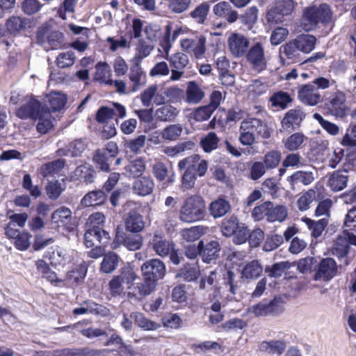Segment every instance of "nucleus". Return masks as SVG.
I'll return each mask as SVG.
<instances>
[{
	"label": "nucleus",
	"instance_id": "1",
	"mask_svg": "<svg viewBox=\"0 0 356 356\" xmlns=\"http://www.w3.org/2000/svg\"><path fill=\"white\" fill-rule=\"evenodd\" d=\"M140 270L143 282L137 284L136 289L138 295L141 297L147 296L152 293L166 273V267L163 261L159 259H151L144 262Z\"/></svg>",
	"mask_w": 356,
	"mask_h": 356
},
{
	"label": "nucleus",
	"instance_id": "2",
	"mask_svg": "<svg viewBox=\"0 0 356 356\" xmlns=\"http://www.w3.org/2000/svg\"><path fill=\"white\" fill-rule=\"evenodd\" d=\"M302 24L307 31L316 29L319 25L324 28H332L334 24V12L331 6L325 3L319 6H312L305 8Z\"/></svg>",
	"mask_w": 356,
	"mask_h": 356
},
{
	"label": "nucleus",
	"instance_id": "3",
	"mask_svg": "<svg viewBox=\"0 0 356 356\" xmlns=\"http://www.w3.org/2000/svg\"><path fill=\"white\" fill-rule=\"evenodd\" d=\"M207 216L206 202L200 195L186 197L179 209V218L184 222H195L204 220Z\"/></svg>",
	"mask_w": 356,
	"mask_h": 356
},
{
	"label": "nucleus",
	"instance_id": "4",
	"mask_svg": "<svg viewBox=\"0 0 356 356\" xmlns=\"http://www.w3.org/2000/svg\"><path fill=\"white\" fill-rule=\"evenodd\" d=\"M324 110L336 118L343 119L348 116L350 108L346 104V93L340 90L326 92L323 96Z\"/></svg>",
	"mask_w": 356,
	"mask_h": 356
},
{
	"label": "nucleus",
	"instance_id": "5",
	"mask_svg": "<svg viewBox=\"0 0 356 356\" xmlns=\"http://www.w3.org/2000/svg\"><path fill=\"white\" fill-rule=\"evenodd\" d=\"M36 42L46 51L63 49L64 35L58 31H49L47 26H40L35 33Z\"/></svg>",
	"mask_w": 356,
	"mask_h": 356
},
{
	"label": "nucleus",
	"instance_id": "6",
	"mask_svg": "<svg viewBox=\"0 0 356 356\" xmlns=\"http://www.w3.org/2000/svg\"><path fill=\"white\" fill-rule=\"evenodd\" d=\"M118 153L119 149L117 143L110 141L103 148L95 151L92 161L99 171L109 172L111 171V162L116 159Z\"/></svg>",
	"mask_w": 356,
	"mask_h": 356
},
{
	"label": "nucleus",
	"instance_id": "7",
	"mask_svg": "<svg viewBox=\"0 0 356 356\" xmlns=\"http://www.w3.org/2000/svg\"><path fill=\"white\" fill-rule=\"evenodd\" d=\"M284 301L281 297L275 296L272 300L263 299L256 305L248 309L249 312L257 317L276 316L282 314L284 310Z\"/></svg>",
	"mask_w": 356,
	"mask_h": 356
},
{
	"label": "nucleus",
	"instance_id": "8",
	"mask_svg": "<svg viewBox=\"0 0 356 356\" xmlns=\"http://www.w3.org/2000/svg\"><path fill=\"white\" fill-rule=\"evenodd\" d=\"M121 245L129 250H138L143 245V238L140 235L127 234L122 225H118L115 229V236L111 241V248L114 250Z\"/></svg>",
	"mask_w": 356,
	"mask_h": 356
},
{
	"label": "nucleus",
	"instance_id": "9",
	"mask_svg": "<svg viewBox=\"0 0 356 356\" xmlns=\"http://www.w3.org/2000/svg\"><path fill=\"white\" fill-rule=\"evenodd\" d=\"M207 39L203 35H196L181 40L182 49L196 59L204 57L207 51Z\"/></svg>",
	"mask_w": 356,
	"mask_h": 356
},
{
	"label": "nucleus",
	"instance_id": "10",
	"mask_svg": "<svg viewBox=\"0 0 356 356\" xmlns=\"http://www.w3.org/2000/svg\"><path fill=\"white\" fill-rule=\"evenodd\" d=\"M208 166V161L202 159L199 154L187 156L180 160L177 165L179 170H187L200 177L206 175Z\"/></svg>",
	"mask_w": 356,
	"mask_h": 356
},
{
	"label": "nucleus",
	"instance_id": "11",
	"mask_svg": "<svg viewBox=\"0 0 356 356\" xmlns=\"http://www.w3.org/2000/svg\"><path fill=\"white\" fill-rule=\"evenodd\" d=\"M296 2L293 0H277L274 6L266 15L267 20L272 24L283 22L284 17L291 15L295 9Z\"/></svg>",
	"mask_w": 356,
	"mask_h": 356
},
{
	"label": "nucleus",
	"instance_id": "12",
	"mask_svg": "<svg viewBox=\"0 0 356 356\" xmlns=\"http://www.w3.org/2000/svg\"><path fill=\"white\" fill-rule=\"evenodd\" d=\"M42 104L34 97H31L26 103L22 104L15 111V115L21 120H31L35 121L40 118V114L46 109Z\"/></svg>",
	"mask_w": 356,
	"mask_h": 356
},
{
	"label": "nucleus",
	"instance_id": "13",
	"mask_svg": "<svg viewBox=\"0 0 356 356\" xmlns=\"http://www.w3.org/2000/svg\"><path fill=\"white\" fill-rule=\"evenodd\" d=\"M246 60L252 67L259 72L263 71L266 67V60L264 54V48L260 42L249 46L245 54Z\"/></svg>",
	"mask_w": 356,
	"mask_h": 356
},
{
	"label": "nucleus",
	"instance_id": "14",
	"mask_svg": "<svg viewBox=\"0 0 356 356\" xmlns=\"http://www.w3.org/2000/svg\"><path fill=\"white\" fill-rule=\"evenodd\" d=\"M306 115L300 106L289 109L281 120V126L284 130L293 131L298 129Z\"/></svg>",
	"mask_w": 356,
	"mask_h": 356
},
{
	"label": "nucleus",
	"instance_id": "15",
	"mask_svg": "<svg viewBox=\"0 0 356 356\" xmlns=\"http://www.w3.org/2000/svg\"><path fill=\"white\" fill-rule=\"evenodd\" d=\"M314 280L329 281L337 272V265L334 259L327 257L322 259L315 268Z\"/></svg>",
	"mask_w": 356,
	"mask_h": 356
},
{
	"label": "nucleus",
	"instance_id": "16",
	"mask_svg": "<svg viewBox=\"0 0 356 356\" xmlns=\"http://www.w3.org/2000/svg\"><path fill=\"white\" fill-rule=\"evenodd\" d=\"M149 246L161 257H166L176 246L175 242L167 239L163 233L156 232L149 241Z\"/></svg>",
	"mask_w": 356,
	"mask_h": 356
},
{
	"label": "nucleus",
	"instance_id": "17",
	"mask_svg": "<svg viewBox=\"0 0 356 356\" xmlns=\"http://www.w3.org/2000/svg\"><path fill=\"white\" fill-rule=\"evenodd\" d=\"M298 98L305 105L314 106L323 102V96L311 83L300 85L298 88Z\"/></svg>",
	"mask_w": 356,
	"mask_h": 356
},
{
	"label": "nucleus",
	"instance_id": "18",
	"mask_svg": "<svg viewBox=\"0 0 356 356\" xmlns=\"http://www.w3.org/2000/svg\"><path fill=\"white\" fill-rule=\"evenodd\" d=\"M240 130L246 133H252L254 136L257 134L264 139H267L270 136V131L266 124L257 118L243 120L241 124Z\"/></svg>",
	"mask_w": 356,
	"mask_h": 356
},
{
	"label": "nucleus",
	"instance_id": "19",
	"mask_svg": "<svg viewBox=\"0 0 356 356\" xmlns=\"http://www.w3.org/2000/svg\"><path fill=\"white\" fill-rule=\"evenodd\" d=\"M228 45L232 54L235 58H241L246 54L250 41L245 35L233 33L228 38Z\"/></svg>",
	"mask_w": 356,
	"mask_h": 356
},
{
	"label": "nucleus",
	"instance_id": "20",
	"mask_svg": "<svg viewBox=\"0 0 356 356\" xmlns=\"http://www.w3.org/2000/svg\"><path fill=\"white\" fill-rule=\"evenodd\" d=\"M30 20L26 17L13 15L6 21L5 25L8 33L17 37L30 28Z\"/></svg>",
	"mask_w": 356,
	"mask_h": 356
},
{
	"label": "nucleus",
	"instance_id": "21",
	"mask_svg": "<svg viewBox=\"0 0 356 356\" xmlns=\"http://www.w3.org/2000/svg\"><path fill=\"white\" fill-rule=\"evenodd\" d=\"M111 243V237L108 232H97L87 229L84 234V244L87 248L101 245L103 248Z\"/></svg>",
	"mask_w": 356,
	"mask_h": 356
},
{
	"label": "nucleus",
	"instance_id": "22",
	"mask_svg": "<svg viewBox=\"0 0 356 356\" xmlns=\"http://www.w3.org/2000/svg\"><path fill=\"white\" fill-rule=\"evenodd\" d=\"M129 79L132 83V90H138L140 86L146 83V74L140 66L139 59H134L131 61Z\"/></svg>",
	"mask_w": 356,
	"mask_h": 356
},
{
	"label": "nucleus",
	"instance_id": "23",
	"mask_svg": "<svg viewBox=\"0 0 356 356\" xmlns=\"http://www.w3.org/2000/svg\"><path fill=\"white\" fill-rule=\"evenodd\" d=\"M200 257L204 263L209 264L219 257L220 246L217 241H211L204 245L203 241H199Z\"/></svg>",
	"mask_w": 356,
	"mask_h": 356
},
{
	"label": "nucleus",
	"instance_id": "24",
	"mask_svg": "<svg viewBox=\"0 0 356 356\" xmlns=\"http://www.w3.org/2000/svg\"><path fill=\"white\" fill-rule=\"evenodd\" d=\"M213 12L215 15L225 19L228 23L232 24L238 19V13L234 10L229 2L220 1L214 5Z\"/></svg>",
	"mask_w": 356,
	"mask_h": 356
},
{
	"label": "nucleus",
	"instance_id": "25",
	"mask_svg": "<svg viewBox=\"0 0 356 356\" xmlns=\"http://www.w3.org/2000/svg\"><path fill=\"white\" fill-rule=\"evenodd\" d=\"M143 216L136 210L130 211L124 220L127 231L131 233H139L145 228Z\"/></svg>",
	"mask_w": 356,
	"mask_h": 356
},
{
	"label": "nucleus",
	"instance_id": "26",
	"mask_svg": "<svg viewBox=\"0 0 356 356\" xmlns=\"http://www.w3.org/2000/svg\"><path fill=\"white\" fill-rule=\"evenodd\" d=\"M200 268L198 264L186 263L177 271V277L185 282H195L200 276Z\"/></svg>",
	"mask_w": 356,
	"mask_h": 356
},
{
	"label": "nucleus",
	"instance_id": "27",
	"mask_svg": "<svg viewBox=\"0 0 356 356\" xmlns=\"http://www.w3.org/2000/svg\"><path fill=\"white\" fill-rule=\"evenodd\" d=\"M154 186V181L150 176H141L133 183V191L138 195L146 196L153 192Z\"/></svg>",
	"mask_w": 356,
	"mask_h": 356
},
{
	"label": "nucleus",
	"instance_id": "28",
	"mask_svg": "<svg viewBox=\"0 0 356 356\" xmlns=\"http://www.w3.org/2000/svg\"><path fill=\"white\" fill-rule=\"evenodd\" d=\"M53 356H98L99 352L88 346L82 348H65L54 350Z\"/></svg>",
	"mask_w": 356,
	"mask_h": 356
},
{
	"label": "nucleus",
	"instance_id": "29",
	"mask_svg": "<svg viewBox=\"0 0 356 356\" xmlns=\"http://www.w3.org/2000/svg\"><path fill=\"white\" fill-rule=\"evenodd\" d=\"M230 209L231 206L229 202L221 197L212 201L209 205V213L214 218L224 216L229 211Z\"/></svg>",
	"mask_w": 356,
	"mask_h": 356
},
{
	"label": "nucleus",
	"instance_id": "30",
	"mask_svg": "<svg viewBox=\"0 0 356 356\" xmlns=\"http://www.w3.org/2000/svg\"><path fill=\"white\" fill-rule=\"evenodd\" d=\"M348 179V170H338L332 173L328 180V185L333 191H340L347 186Z\"/></svg>",
	"mask_w": 356,
	"mask_h": 356
},
{
	"label": "nucleus",
	"instance_id": "31",
	"mask_svg": "<svg viewBox=\"0 0 356 356\" xmlns=\"http://www.w3.org/2000/svg\"><path fill=\"white\" fill-rule=\"evenodd\" d=\"M286 343L284 340L264 341L259 345V350L270 355L281 356L286 350Z\"/></svg>",
	"mask_w": 356,
	"mask_h": 356
},
{
	"label": "nucleus",
	"instance_id": "32",
	"mask_svg": "<svg viewBox=\"0 0 356 356\" xmlns=\"http://www.w3.org/2000/svg\"><path fill=\"white\" fill-rule=\"evenodd\" d=\"M65 160L58 159L54 161L42 164L38 169V173L43 178L54 176L58 174L65 165Z\"/></svg>",
	"mask_w": 356,
	"mask_h": 356
},
{
	"label": "nucleus",
	"instance_id": "33",
	"mask_svg": "<svg viewBox=\"0 0 356 356\" xmlns=\"http://www.w3.org/2000/svg\"><path fill=\"white\" fill-rule=\"evenodd\" d=\"M273 107L280 110L287 108L293 101V97L289 93L285 91L279 90L275 92L269 99Z\"/></svg>",
	"mask_w": 356,
	"mask_h": 356
},
{
	"label": "nucleus",
	"instance_id": "34",
	"mask_svg": "<svg viewBox=\"0 0 356 356\" xmlns=\"http://www.w3.org/2000/svg\"><path fill=\"white\" fill-rule=\"evenodd\" d=\"M204 97V91L195 81H191L187 83L186 100L188 103L197 104L202 101Z\"/></svg>",
	"mask_w": 356,
	"mask_h": 356
},
{
	"label": "nucleus",
	"instance_id": "35",
	"mask_svg": "<svg viewBox=\"0 0 356 356\" xmlns=\"http://www.w3.org/2000/svg\"><path fill=\"white\" fill-rule=\"evenodd\" d=\"M152 170L157 181H165L167 184H172L174 181L173 175H170V170L165 163L157 161L152 165Z\"/></svg>",
	"mask_w": 356,
	"mask_h": 356
},
{
	"label": "nucleus",
	"instance_id": "36",
	"mask_svg": "<svg viewBox=\"0 0 356 356\" xmlns=\"http://www.w3.org/2000/svg\"><path fill=\"white\" fill-rule=\"evenodd\" d=\"M282 58L289 60L291 63L300 62V54L294 40L282 45L280 48Z\"/></svg>",
	"mask_w": 356,
	"mask_h": 356
},
{
	"label": "nucleus",
	"instance_id": "37",
	"mask_svg": "<svg viewBox=\"0 0 356 356\" xmlns=\"http://www.w3.org/2000/svg\"><path fill=\"white\" fill-rule=\"evenodd\" d=\"M107 198L105 192L102 190H95L86 193L81 200L84 207H93L104 204Z\"/></svg>",
	"mask_w": 356,
	"mask_h": 356
},
{
	"label": "nucleus",
	"instance_id": "38",
	"mask_svg": "<svg viewBox=\"0 0 356 356\" xmlns=\"http://www.w3.org/2000/svg\"><path fill=\"white\" fill-rule=\"evenodd\" d=\"M294 41L300 51L309 54L315 48L316 38L313 35L301 34L298 35Z\"/></svg>",
	"mask_w": 356,
	"mask_h": 356
},
{
	"label": "nucleus",
	"instance_id": "39",
	"mask_svg": "<svg viewBox=\"0 0 356 356\" xmlns=\"http://www.w3.org/2000/svg\"><path fill=\"white\" fill-rule=\"evenodd\" d=\"M263 267L258 260L248 262L241 270V277L245 280H255L261 275Z\"/></svg>",
	"mask_w": 356,
	"mask_h": 356
},
{
	"label": "nucleus",
	"instance_id": "40",
	"mask_svg": "<svg viewBox=\"0 0 356 356\" xmlns=\"http://www.w3.org/2000/svg\"><path fill=\"white\" fill-rule=\"evenodd\" d=\"M74 175L83 183L89 184L94 182L97 172L92 165L86 163L76 167Z\"/></svg>",
	"mask_w": 356,
	"mask_h": 356
},
{
	"label": "nucleus",
	"instance_id": "41",
	"mask_svg": "<svg viewBox=\"0 0 356 356\" xmlns=\"http://www.w3.org/2000/svg\"><path fill=\"white\" fill-rule=\"evenodd\" d=\"M306 139L301 132H295L286 138L282 139L284 148L289 152H294L301 148Z\"/></svg>",
	"mask_w": 356,
	"mask_h": 356
},
{
	"label": "nucleus",
	"instance_id": "42",
	"mask_svg": "<svg viewBox=\"0 0 356 356\" xmlns=\"http://www.w3.org/2000/svg\"><path fill=\"white\" fill-rule=\"evenodd\" d=\"M178 114L179 111L177 108L170 104H164L155 111L156 119L160 122L172 121Z\"/></svg>",
	"mask_w": 356,
	"mask_h": 356
},
{
	"label": "nucleus",
	"instance_id": "43",
	"mask_svg": "<svg viewBox=\"0 0 356 356\" xmlns=\"http://www.w3.org/2000/svg\"><path fill=\"white\" fill-rule=\"evenodd\" d=\"M126 172L133 178L140 177L146 170V163L143 157L137 158L125 166Z\"/></svg>",
	"mask_w": 356,
	"mask_h": 356
},
{
	"label": "nucleus",
	"instance_id": "44",
	"mask_svg": "<svg viewBox=\"0 0 356 356\" xmlns=\"http://www.w3.org/2000/svg\"><path fill=\"white\" fill-rule=\"evenodd\" d=\"M303 221L311 232L312 236L315 238L321 236L328 224V220L326 218H322L316 221L309 218H305L303 219Z\"/></svg>",
	"mask_w": 356,
	"mask_h": 356
},
{
	"label": "nucleus",
	"instance_id": "45",
	"mask_svg": "<svg viewBox=\"0 0 356 356\" xmlns=\"http://www.w3.org/2000/svg\"><path fill=\"white\" fill-rule=\"evenodd\" d=\"M209 10V3L208 2H202L191 11L189 16L195 22L204 24L207 19Z\"/></svg>",
	"mask_w": 356,
	"mask_h": 356
},
{
	"label": "nucleus",
	"instance_id": "46",
	"mask_svg": "<svg viewBox=\"0 0 356 356\" xmlns=\"http://www.w3.org/2000/svg\"><path fill=\"white\" fill-rule=\"evenodd\" d=\"M65 97L61 96L60 93L55 92L48 97L47 104H42V107H46L51 115L52 112L54 113L60 111L65 106Z\"/></svg>",
	"mask_w": 356,
	"mask_h": 356
},
{
	"label": "nucleus",
	"instance_id": "47",
	"mask_svg": "<svg viewBox=\"0 0 356 356\" xmlns=\"http://www.w3.org/2000/svg\"><path fill=\"white\" fill-rule=\"evenodd\" d=\"M105 220L106 216L104 213L101 212L93 213L87 220V229L100 233H102V232H106L104 229Z\"/></svg>",
	"mask_w": 356,
	"mask_h": 356
},
{
	"label": "nucleus",
	"instance_id": "48",
	"mask_svg": "<svg viewBox=\"0 0 356 356\" xmlns=\"http://www.w3.org/2000/svg\"><path fill=\"white\" fill-rule=\"evenodd\" d=\"M268 207L269 209L267 213V220L268 222H282L286 218L288 213L285 206H274L273 203L271 202V206Z\"/></svg>",
	"mask_w": 356,
	"mask_h": 356
},
{
	"label": "nucleus",
	"instance_id": "49",
	"mask_svg": "<svg viewBox=\"0 0 356 356\" xmlns=\"http://www.w3.org/2000/svg\"><path fill=\"white\" fill-rule=\"evenodd\" d=\"M220 138L215 132H209L202 137L200 142V145L206 153H210L218 147Z\"/></svg>",
	"mask_w": 356,
	"mask_h": 356
},
{
	"label": "nucleus",
	"instance_id": "50",
	"mask_svg": "<svg viewBox=\"0 0 356 356\" xmlns=\"http://www.w3.org/2000/svg\"><path fill=\"white\" fill-rule=\"evenodd\" d=\"M118 255L114 252H109L104 256L100 264V270L104 273H112L118 266Z\"/></svg>",
	"mask_w": 356,
	"mask_h": 356
},
{
	"label": "nucleus",
	"instance_id": "51",
	"mask_svg": "<svg viewBox=\"0 0 356 356\" xmlns=\"http://www.w3.org/2000/svg\"><path fill=\"white\" fill-rule=\"evenodd\" d=\"M182 132L183 128L180 124H171L161 130V136L163 140L175 141L179 138Z\"/></svg>",
	"mask_w": 356,
	"mask_h": 356
},
{
	"label": "nucleus",
	"instance_id": "52",
	"mask_svg": "<svg viewBox=\"0 0 356 356\" xmlns=\"http://www.w3.org/2000/svg\"><path fill=\"white\" fill-rule=\"evenodd\" d=\"M88 266L83 261L75 268L69 270L66 275L67 280L78 284L84 280L86 276Z\"/></svg>",
	"mask_w": 356,
	"mask_h": 356
},
{
	"label": "nucleus",
	"instance_id": "53",
	"mask_svg": "<svg viewBox=\"0 0 356 356\" xmlns=\"http://www.w3.org/2000/svg\"><path fill=\"white\" fill-rule=\"evenodd\" d=\"M38 120L39 122L36 125V130L40 134H46L54 126L53 118L47 108L40 114Z\"/></svg>",
	"mask_w": 356,
	"mask_h": 356
},
{
	"label": "nucleus",
	"instance_id": "54",
	"mask_svg": "<svg viewBox=\"0 0 356 356\" xmlns=\"http://www.w3.org/2000/svg\"><path fill=\"white\" fill-rule=\"evenodd\" d=\"M281 158L282 154L279 150L272 149L264 154L262 163L267 170H273L279 165Z\"/></svg>",
	"mask_w": 356,
	"mask_h": 356
},
{
	"label": "nucleus",
	"instance_id": "55",
	"mask_svg": "<svg viewBox=\"0 0 356 356\" xmlns=\"http://www.w3.org/2000/svg\"><path fill=\"white\" fill-rule=\"evenodd\" d=\"M72 212L70 209L62 207L56 209L51 216L53 222L60 227L66 224L71 218Z\"/></svg>",
	"mask_w": 356,
	"mask_h": 356
},
{
	"label": "nucleus",
	"instance_id": "56",
	"mask_svg": "<svg viewBox=\"0 0 356 356\" xmlns=\"http://www.w3.org/2000/svg\"><path fill=\"white\" fill-rule=\"evenodd\" d=\"M239 222L236 217L231 216L229 218H225L220 225L222 234L225 236H231L238 229Z\"/></svg>",
	"mask_w": 356,
	"mask_h": 356
},
{
	"label": "nucleus",
	"instance_id": "57",
	"mask_svg": "<svg viewBox=\"0 0 356 356\" xmlns=\"http://www.w3.org/2000/svg\"><path fill=\"white\" fill-rule=\"evenodd\" d=\"M259 10L256 6L248 8L243 14L240 16L241 22L249 29L252 28L258 19Z\"/></svg>",
	"mask_w": 356,
	"mask_h": 356
},
{
	"label": "nucleus",
	"instance_id": "58",
	"mask_svg": "<svg viewBox=\"0 0 356 356\" xmlns=\"http://www.w3.org/2000/svg\"><path fill=\"white\" fill-rule=\"evenodd\" d=\"M135 323L144 330H155L160 325L146 318L142 313L137 312L134 315Z\"/></svg>",
	"mask_w": 356,
	"mask_h": 356
},
{
	"label": "nucleus",
	"instance_id": "59",
	"mask_svg": "<svg viewBox=\"0 0 356 356\" xmlns=\"http://www.w3.org/2000/svg\"><path fill=\"white\" fill-rule=\"evenodd\" d=\"M314 179L312 172L304 171L295 172L288 178V181L292 184L300 182L304 185L310 184Z\"/></svg>",
	"mask_w": 356,
	"mask_h": 356
},
{
	"label": "nucleus",
	"instance_id": "60",
	"mask_svg": "<svg viewBox=\"0 0 356 356\" xmlns=\"http://www.w3.org/2000/svg\"><path fill=\"white\" fill-rule=\"evenodd\" d=\"M115 111L113 108L102 106L97 111L95 119L99 124H103L110 122L115 116Z\"/></svg>",
	"mask_w": 356,
	"mask_h": 356
},
{
	"label": "nucleus",
	"instance_id": "61",
	"mask_svg": "<svg viewBox=\"0 0 356 356\" xmlns=\"http://www.w3.org/2000/svg\"><path fill=\"white\" fill-rule=\"evenodd\" d=\"M284 242V237L280 234H273L268 235L264 243L263 250L270 252L277 249Z\"/></svg>",
	"mask_w": 356,
	"mask_h": 356
},
{
	"label": "nucleus",
	"instance_id": "62",
	"mask_svg": "<svg viewBox=\"0 0 356 356\" xmlns=\"http://www.w3.org/2000/svg\"><path fill=\"white\" fill-rule=\"evenodd\" d=\"M203 234V228L200 226L191 227L181 231V236L187 242H194L198 240Z\"/></svg>",
	"mask_w": 356,
	"mask_h": 356
},
{
	"label": "nucleus",
	"instance_id": "63",
	"mask_svg": "<svg viewBox=\"0 0 356 356\" xmlns=\"http://www.w3.org/2000/svg\"><path fill=\"white\" fill-rule=\"evenodd\" d=\"M172 67L177 70H184L188 64V56L182 52H177L172 54L169 59Z\"/></svg>",
	"mask_w": 356,
	"mask_h": 356
},
{
	"label": "nucleus",
	"instance_id": "64",
	"mask_svg": "<svg viewBox=\"0 0 356 356\" xmlns=\"http://www.w3.org/2000/svg\"><path fill=\"white\" fill-rule=\"evenodd\" d=\"M289 266L286 262H279L273 264L272 266H266L265 272L270 277L279 278L280 277L285 270L287 269Z\"/></svg>",
	"mask_w": 356,
	"mask_h": 356
}]
</instances>
